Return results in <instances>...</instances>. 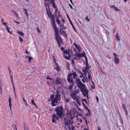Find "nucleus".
<instances>
[{"instance_id":"f257e3e1","label":"nucleus","mask_w":130,"mask_h":130,"mask_svg":"<svg viewBox=\"0 0 130 130\" xmlns=\"http://www.w3.org/2000/svg\"><path fill=\"white\" fill-rule=\"evenodd\" d=\"M76 81L77 82V85L78 88L81 90H84L85 93H86L87 94L88 93V90L86 88V86L85 85L82 83L80 81V80L79 79H78L76 78Z\"/></svg>"},{"instance_id":"f03ea898","label":"nucleus","mask_w":130,"mask_h":130,"mask_svg":"<svg viewBox=\"0 0 130 130\" xmlns=\"http://www.w3.org/2000/svg\"><path fill=\"white\" fill-rule=\"evenodd\" d=\"M54 111L56 112V115L58 116L62 113V112L63 111V108L62 106H59L56 107Z\"/></svg>"},{"instance_id":"7ed1b4c3","label":"nucleus","mask_w":130,"mask_h":130,"mask_svg":"<svg viewBox=\"0 0 130 130\" xmlns=\"http://www.w3.org/2000/svg\"><path fill=\"white\" fill-rule=\"evenodd\" d=\"M54 32L55 33L54 34L55 36V38H58L59 39H60V41L61 42V43H62V39L59 34L58 30L57 27L54 28Z\"/></svg>"},{"instance_id":"20e7f679","label":"nucleus","mask_w":130,"mask_h":130,"mask_svg":"<svg viewBox=\"0 0 130 130\" xmlns=\"http://www.w3.org/2000/svg\"><path fill=\"white\" fill-rule=\"evenodd\" d=\"M63 57L66 59L67 60H69L71 58V56L70 55V53L67 50L64 51L63 52Z\"/></svg>"},{"instance_id":"39448f33","label":"nucleus","mask_w":130,"mask_h":130,"mask_svg":"<svg viewBox=\"0 0 130 130\" xmlns=\"http://www.w3.org/2000/svg\"><path fill=\"white\" fill-rule=\"evenodd\" d=\"M52 122L56 123V122L55 120H58L59 119V117H58L56 115L55 113H54L52 116Z\"/></svg>"},{"instance_id":"423d86ee","label":"nucleus","mask_w":130,"mask_h":130,"mask_svg":"<svg viewBox=\"0 0 130 130\" xmlns=\"http://www.w3.org/2000/svg\"><path fill=\"white\" fill-rule=\"evenodd\" d=\"M85 55V53L83 51V52L81 53L76 54H75L74 55L76 56V57H83L84 56V55Z\"/></svg>"},{"instance_id":"0eeeda50","label":"nucleus","mask_w":130,"mask_h":130,"mask_svg":"<svg viewBox=\"0 0 130 130\" xmlns=\"http://www.w3.org/2000/svg\"><path fill=\"white\" fill-rule=\"evenodd\" d=\"M67 18H68L69 20V22H70V24H71V25H72V27H73V29L76 32H77V30H76V29L75 27H74V25H73L72 21H71V19H70L69 16H68V15L67 14Z\"/></svg>"},{"instance_id":"6e6552de","label":"nucleus","mask_w":130,"mask_h":130,"mask_svg":"<svg viewBox=\"0 0 130 130\" xmlns=\"http://www.w3.org/2000/svg\"><path fill=\"white\" fill-rule=\"evenodd\" d=\"M62 82L61 78L59 77H57L55 83L56 84H61Z\"/></svg>"},{"instance_id":"1a4fd4ad","label":"nucleus","mask_w":130,"mask_h":130,"mask_svg":"<svg viewBox=\"0 0 130 130\" xmlns=\"http://www.w3.org/2000/svg\"><path fill=\"white\" fill-rule=\"evenodd\" d=\"M49 11L50 12V13L51 15V17H51V21H55L54 19H55V17H54V14H52L51 13V12L50 11V10H49Z\"/></svg>"},{"instance_id":"9d476101","label":"nucleus","mask_w":130,"mask_h":130,"mask_svg":"<svg viewBox=\"0 0 130 130\" xmlns=\"http://www.w3.org/2000/svg\"><path fill=\"white\" fill-rule=\"evenodd\" d=\"M77 92L75 91H74V92L72 93L71 95V97L74 99L75 98V96L77 94Z\"/></svg>"},{"instance_id":"9b49d317","label":"nucleus","mask_w":130,"mask_h":130,"mask_svg":"<svg viewBox=\"0 0 130 130\" xmlns=\"http://www.w3.org/2000/svg\"><path fill=\"white\" fill-rule=\"evenodd\" d=\"M55 0H53L50 1L51 3L52 4L53 7L54 8H56L57 7V6L56 5V4L55 3Z\"/></svg>"},{"instance_id":"f8f14e48","label":"nucleus","mask_w":130,"mask_h":130,"mask_svg":"<svg viewBox=\"0 0 130 130\" xmlns=\"http://www.w3.org/2000/svg\"><path fill=\"white\" fill-rule=\"evenodd\" d=\"M52 105L53 106H56L59 103L57 101H51Z\"/></svg>"},{"instance_id":"ddd939ff","label":"nucleus","mask_w":130,"mask_h":130,"mask_svg":"<svg viewBox=\"0 0 130 130\" xmlns=\"http://www.w3.org/2000/svg\"><path fill=\"white\" fill-rule=\"evenodd\" d=\"M114 61L116 64L118 63H119V59L117 57H115Z\"/></svg>"},{"instance_id":"4468645a","label":"nucleus","mask_w":130,"mask_h":130,"mask_svg":"<svg viewBox=\"0 0 130 130\" xmlns=\"http://www.w3.org/2000/svg\"><path fill=\"white\" fill-rule=\"evenodd\" d=\"M60 34L62 36H64L66 38H67V35L66 33V32L65 31H62L61 32Z\"/></svg>"},{"instance_id":"2eb2a0df","label":"nucleus","mask_w":130,"mask_h":130,"mask_svg":"<svg viewBox=\"0 0 130 130\" xmlns=\"http://www.w3.org/2000/svg\"><path fill=\"white\" fill-rule=\"evenodd\" d=\"M71 120L70 119L68 120H67V121H66V122L65 123H64V124L65 125L66 124L67 125H69L70 124L71 122Z\"/></svg>"},{"instance_id":"dca6fc26","label":"nucleus","mask_w":130,"mask_h":130,"mask_svg":"<svg viewBox=\"0 0 130 130\" xmlns=\"http://www.w3.org/2000/svg\"><path fill=\"white\" fill-rule=\"evenodd\" d=\"M74 45L75 47L78 50L79 49H82V48L80 47L79 45H77L75 43H74Z\"/></svg>"},{"instance_id":"f3484780","label":"nucleus","mask_w":130,"mask_h":130,"mask_svg":"<svg viewBox=\"0 0 130 130\" xmlns=\"http://www.w3.org/2000/svg\"><path fill=\"white\" fill-rule=\"evenodd\" d=\"M67 79L68 81L70 83H72L73 84H74V83L73 81V80L72 79H71L70 78L67 77Z\"/></svg>"},{"instance_id":"a211bd4d","label":"nucleus","mask_w":130,"mask_h":130,"mask_svg":"<svg viewBox=\"0 0 130 130\" xmlns=\"http://www.w3.org/2000/svg\"><path fill=\"white\" fill-rule=\"evenodd\" d=\"M52 23L54 28L57 27L55 23V21H52Z\"/></svg>"},{"instance_id":"6ab92c4d","label":"nucleus","mask_w":130,"mask_h":130,"mask_svg":"<svg viewBox=\"0 0 130 130\" xmlns=\"http://www.w3.org/2000/svg\"><path fill=\"white\" fill-rule=\"evenodd\" d=\"M55 39L57 41V42L58 43V46L60 47V42L61 43V42L60 41V39H59L58 38H55Z\"/></svg>"},{"instance_id":"aec40b11","label":"nucleus","mask_w":130,"mask_h":130,"mask_svg":"<svg viewBox=\"0 0 130 130\" xmlns=\"http://www.w3.org/2000/svg\"><path fill=\"white\" fill-rule=\"evenodd\" d=\"M11 81H12V84H13V91H14V94L15 96H16V94L15 92V87H14V84H13V82L12 79L11 80Z\"/></svg>"},{"instance_id":"412c9836","label":"nucleus","mask_w":130,"mask_h":130,"mask_svg":"<svg viewBox=\"0 0 130 130\" xmlns=\"http://www.w3.org/2000/svg\"><path fill=\"white\" fill-rule=\"evenodd\" d=\"M22 99L24 101V104L26 105L27 107H28L29 106L30 107V106L27 104L26 101L24 99V98H22Z\"/></svg>"},{"instance_id":"4be33fe9","label":"nucleus","mask_w":130,"mask_h":130,"mask_svg":"<svg viewBox=\"0 0 130 130\" xmlns=\"http://www.w3.org/2000/svg\"><path fill=\"white\" fill-rule=\"evenodd\" d=\"M65 115V114L63 113V111L62 112V113L59 115H58V116L60 118H61L62 117H64Z\"/></svg>"},{"instance_id":"5701e85b","label":"nucleus","mask_w":130,"mask_h":130,"mask_svg":"<svg viewBox=\"0 0 130 130\" xmlns=\"http://www.w3.org/2000/svg\"><path fill=\"white\" fill-rule=\"evenodd\" d=\"M60 99L57 98V96H56V97H55V98L53 99V100H52V101H60Z\"/></svg>"},{"instance_id":"b1692460","label":"nucleus","mask_w":130,"mask_h":130,"mask_svg":"<svg viewBox=\"0 0 130 130\" xmlns=\"http://www.w3.org/2000/svg\"><path fill=\"white\" fill-rule=\"evenodd\" d=\"M44 4L45 5V6H46H46H47L48 7V9L49 10H50V8L49 7V3H46V2H44Z\"/></svg>"},{"instance_id":"393cba45","label":"nucleus","mask_w":130,"mask_h":130,"mask_svg":"<svg viewBox=\"0 0 130 130\" xmlns=\"http://www.w3.org/2000/svg\"><path fill=\"white\" fill-rule=\"evenodd\" d=\"M17 33L18 34H20V35H21L22 36H24V33H23L21 31H18Z\"/></svg>"},{"instance_id":"a878e982","label":"nucleus","mask_w":130,"mask_h":130,"mask_svg":"<svg viewBox=\"0 0 130 130\" xmlns=\"http://www.w3.org/2000/svg\"><path fill=\"white\" fill-rule=\"evenodd\" d=\"M115 38H116V39L117 40L119 41L120 40V39L118 37V33H116L115 36Z\"/></svg>"},{"instance_id":"bb28decb","label":"nucleus","mask_w":130,"mask_h":130,"mask_svg":"<svg viewBox=\"0 0 130 130\" xmlns=\"http://www.w3.org/2000/svg\"><path fill=\"white\" fill-rule=\"evenodd\" d=\"M84 108H85V109H87V110L88 111V112L89 115H90V110L86 106H84Z\"/></svg>"},{"instance_id":"cd10ccee","label":"nucleus","mask_w":130,"mask_h":130,"mask_svg":"<svg viewBox=\"0 0 130 130\" xmlns=\"http://www.w3.org/2000/svg\"><path fill=\"white\" fill-rule=\"evenodd\" d=\"M31 103L34 105L37 108V106L36 104L34 103V99H33L31 101Z\"/></svg>"},{"instance_id":"c85d7f7f","label":"nucleus","mask_w":130,"mask_h":130,"mask_svg":"<svg viewBox=\"0 0 130 130\" xmlns=\"http://www.w3.org/2000/svg\"><path fill=\"white\" fill-rule=\"evenodd\" d=\"M122 107L124 108L125 111H127L126 108V105L124 104H122Z\"/></svg>"},{"instance_id":"c756f323","label":"nucleus","mask_w":130,"mask_h":130,"mask_svg":"<svg viewBox=\"0 0 130 130\" xmlns=\"http://www.w3.org/2000/svg\"><path fill=\"white\" fill-rule=\"evenodd\" d=\"M72 75H73V76L74 77V78H75L76 79V78H77L76 77V76L77 75L76 72H74L73 73H72Z\"/></svg>"},{"instance_id":"7c9ffc66","label":"nucleus","mask_w":130,"mask_h":130,"mask_svg":"<svg viewBox=\"0 0 130 130\" xmlns=\"http://www.w3.org/2000/svg\"><path fill=\"white\" fill-rule=\"evenodd\" d=\"M78 71L79 72V73H80L81 75H80L79 76V77H80V78H82V76L84 78V79H85V80H86V79L83 76V75L82 74V73L80 72V71Z\"/></svg>"},{"instance_id":"2f4dec72","label":"nucleus","mask_w":130,"mask_h":130,"mask_svg":"<svg viewBox=\"0 0 130 130\" xmlns=\"http://www.w3.org/2000/svg\"><path fill=\"white\" fill-rule=\"evenodd\" d=\"M55 69L58 72L60 71V68L59 66L56 67H55Z\"/></svg>"},{"instance_id":"473e14b6","label":"nucleus","mask_w":130,"mask_h":130,"mask_svg":"<svg viewBox=\"0 0 130 130\" xmlns=\"http://www.w3.org/2000/svg\"><path fill=\"white\" fill-rule=\"evenodd\" d=\"M88 16H87L85 18V21L89 22L90 21V19H88Z\"/></svg>"},{"instance_id":"72a5a7b5","label":"nucleus","mask_w":130,"mask_h":130,"mask_svg":"<svg viewBox=\"0 0 130 130\" xmlns=\"http://www.w3.org/2000/svg\"><path fill=\"white\" fill-rule=\"evenodd\" d=\"M54 94H52V95H51L50 97V98L51 99V100L52 101V100H53V99H54Z\"/></svg>"},{"instance_id":"f704fd0d","label":"nucleus","mask_w":130,"mask_h":130,"mask_svg":"<svg viewBox=\"0 0 130 130\" xmlns=\"http://www.w3.org/2000/svg\"><path fill=\"white\" fill-rule=\"evenodd\" d=\"M113 10L116 11H120V10L119 9H118L117 7H115V8L113 9Z\"/></svg>"},{"instance_id":"c9c22d12","label":"nucleus","mask_w":130,"mask_h":130,"mask_svg":"<svg viewBox=\"0 0 130 130\" xmlns=\"http://www.w3.org/2000/svg\"><path fill=\"white\" fill-rule=\"evenodd\" d=\"M76 101L78 105H80V103L78 99H76Z\"/></svg>"},{"instance_id":"e433bc0d","label":"nucleus","mask_w":130,"mask_h":130,"mask_svg":"<svg viewBox=\"0 0 130 130\" xmlns=\"http://www.w3.org/2000/svg\"><path fill=\"white\" fill-rule=\"evenodd\" d=\"M60 96V94H57L55 95V97H56V96H57V98L59 99L60 98V100H61Z\"/></svg>"},{"instance_id":"4c0bfd02","label":"nucleus","mask_w":130,"mask_h":130,"mask_svg":"<svg viewBox=\"0 0 130 130\" xmlns=\"http://www.w3.org/2000/svg\"><path fill=\"white\" fill-rule=\"evenodd\" d=\"M11 98L10 97H9V106H10L11 104Z\"/></svg>"},{"instance_id":"58836bf2","label":"nucleus","mask_w":130,"mask_h":130,"mask_svg":"<svg viewBox=\"0 0 130 130\" xmlns=\"http://www.w3.org/2000/svg\"><path fill=\"white\" fill-rule=\"evenodd\" d=\"M46 13L48 15V17H50V14H49L48 10L47 7H46Z\"/></svg>"},{"instance_id":"ea45409f","label":"nucleus","mask_w":130,"mask_h":130,"mask_svg":"<svg viewBox=\"0 0 130 130\" xmlns=\"http://www.w3.org/2000/svg\"><path fill=\"white\" fill-rule=\"evenodd\" d=\"M81 91H82L83 94L84 96H86V93L85 94V91H84V90H81Z\"/></svg>"},{"instance_id":"a19ab883","label":"nucleus","mask_w":130,"mask_h":130,"mask_svg":"<svg viewBox=\"0 0 130 130\" xmlns=\"http://www.w3.org/2000/svg\"><path fill=\"white\" fill-rule=\"evenodd\" d=\"M32 59V58L31 56H29L28 57V60L29 62H31V60Z\"/></svg>"},{"instance_id":"79ce46f5","label":"nucleus","mask_w":130,"mask_h":130,"mask_svg":"<svg viewBox=\"0 0 130 130\" xmlns=\"http://www.w3.org/2000/svg\"><path fill=\"white\" fill-rule=\"evenodd\" d=\"M58 24L59 25H60V24L61 23V22H60V21L59 20H56Z\"/></svg>"},{"instance_id":"37998d69","label":"nucleus","mask_w":130,"mask_h":130,"mask_svg":"<svg viewBox=\"0 0 130 130\" xmlns=\"http://www.w3.org/2000/svg\"><path fill=\"white\" fill-rule=\"evenodd\" d=\"M46 79H50L51 80H53V78H52L50 77L49 76H47Z\"/></svg>"},{"instance_id":"c03bdc74","label":"nucleus","mask_w":130,"mask_h":130,"mask_svg":"<svg viewBox=\"0 0 130 130\" xmlns=\"http://www.w3.org/2000/svg\"><path fill=\"white\" fill-rule=\"evenodd\" d=\"M64 98L65 99V100L66 101V102H70L68 98L67 99H66V98L65 97V95H64Z\"/></svg>"},{"instance_id":"a18cd8bd","label":"nucleus","mask_w":130,"mask_h":130,"mask_svg":"<svg viewBox=\"0 0 130 130\" xmlns=\"http://www.w3.org/2000/svg\"><path fill=\"white\" fill-rule=\"evenodd\" d=\"M8 70H9V72H10V76H11V79H12V76L11 75V71H10V69L9 67H8Z\"/></svg>"},{"instance_id":"49530a36","label":"nucleus","mask_w":130,"mask_h":130,"mask_svg":"<svg viewBox=\"0 0 130 130\" xmlns=\"http://www.w3.org/2000/svg\"><path fill=\"white\" fill-rule=\"evenodd\" d=\"M55 8V14L56 15V14H57V11H58V9L57 8V7H56V8Z\"/></svg>"},{"instance_id":"de8ad7c7","label":"nucleus","mask_w":130,"mask_h":130,"mask_svg":"<svg viewBox=\"0 0 130 130\" xmlns=\"http://www.w3.org/2000/svg\"><path fill=\"white\" fill-rule=\"evenodd\" d=\"M13 12L14 13V14H15V15L16 16L17 18H18L19 16L18 15V13H16L15 11H13Z\"/></svg>"},{"instance_id":"09e8293b","label":"nucleus","mask_w":130,"mask_h":130,"mask_svg":"<svg viewBox=\"0 0 130 130\" xmlns=\"http://www.w3.org/2000/svg\"><path fill=\"white\" fill-rule=\"evenodd\" d=\"M74 84H73L72 85H70L69 87V89L71 90H72V88L73 87Z\"/></svg>"},{"instance_id":"8fccbe9b","label":"nucleus","mask_w":130,"mask_h":130,"mask_svg":"<svg viewBox=\"0 0 130 130\" xmlns=\"http://www.w3.org/2000/svg\"><path fill=\"white\" fill-rule=\"evenodd\" d=\"M10 28H9V29H7V31L10 34H12V31H10L9 30V29Z\"/></svg>"},{"instance_id":"3c124183","label":"nucleus","mask_w":130,"mask_h":130,"mask_svg":"<svg viewBox=\"0 0 130 130\" xmlns=\"http://www.w3.org/2000/svg\"><path fill=\"white\" fill-rule=\"evenodd\" d=\"M19 39L21 42H22L23 41V40L22 38L20 36L19 37Z\"/></svg>"},{"instance_id":"603ef678","label":"nucleus","mask_w":130,"mask_h":130,"mask_svg":"<svg viewBox=\"0 0 130 130\" xmlns=\"http://www.w3.org/2000/svg\"><path fill=\"white\" fill-rule=\"evenodd\" d=\"M87 70L85 68H84V69H83V68L82 69V71L84 72H87Z\"/></svg>"},{"instance_id":"864d4df0","label":"nucleus","mask_w":130,"mask_h":130,"mask_svg":"<svg viewBox=\"0 0 130 130\" xmlns=\"http://www.w3.org/2000/svg\"><path fill=\"white\" fill-rule=\"evenodd\" d=\"M23 9L25 11V12L24 13L25 14H28V13L27 11V9L25 8H24Z\"/></svg>"},{"instance_id":"5fc2aeb1","label":"nucleus","mask_w":130,"mask_h":130,"mask_svg":"<svg viewBox=\"0 0 130 130\" xmlns=\"http://www.w3.org/2000/svg\"><path fill=\"white\" fill-rule=\"evenodd\" d=\"M119 116H120V121H121L122 124H123V122L122 120L121 119V116H120V114H119Z\"/></svg>"},{"instance_id":"6e6d98bb","label":"nucleus","mask_w":130,"mask_h":130,"mask_svg":"<svg viewBox=\"0 0 130 130\" xmlns=\"http://www.w3.org/2000/svg\"><path fill=\"white\" fill-rule=\"evenodd\" d=\"M72 74L69 73L68 74V77L70 78V77L72 76Z\"/></svg>"},{"instance_id":"4d7b16f0","label":"nucleus","mask_w":130,"mask_h":130,"mask_svg":"<svg viewBox=\"0 0 130 130\" xmlns=\"http://www.w3.org/2000/svg\"><path fill=\"white\" fill-rule=\"evenodd\" d=\"M60 49L61 50L63 51V52L65 50H64V47H62L61 46V48H60Z\"/></svg>"},{"instance_id":"13d9d810","label":"nucleus","mask_w":130,"mask_h":130,"mask_svg":"<svg viewBox=\"0 0 130 130\" xmlns=\"http://www.w3.org/2000/svg\"><path fill=\"white\" fill-rule=\"evenodd\" d=\"M83 57H85V60H86V62L87 61V62L88 61V59H87V57L85 55Z\"/></svg>"},{"instance_id":"bf43d9fd","label":"nucleus","mask_w":130,"mask_h":130,"mask_svg":"<svg viewBox=\"0 0 130 130\" xmlns=\"http://www.w3.org/2000/svg\"><path fill=\"white\" fill-rule=\"evenodd\" d=\"M83 57H85V60H86V62L87 61V62L88 61V59H87V57L85 55Z\"/></svg>"},{"instance_id":"052dcab7","label":"nucleus","mask_w":130,"mask_h":130,"mask_svg":"<svg viewBox=\"0 0 130 130\" xmlns=\"http://www.w3.org/2000/svg\"><path fill=\"white\" fill-rule=\"evenodd\" d=\"M53 60H54V63L55 62H56V60L55 58V57L54 56H53Z\"/></svg>"},{"instance_id":"680f3d73","label":"nucleus","mask_w":130,"mask_h":130,"mask_svg":"<svg viewBox=\"0 0 130 130\" xmlns=\"http://www.w3.org/2000/svg\"><path fill=\"white\" fill-rule=\"evenodd\" d=\"M91 87L92 89H94L95 88V85H91Z\"/></svg>"},{"instance_id":"e2e57ef3","label":"nucleus","mask_w":130,"mask_h":130,"mask_svg":"<svg viewBox=\"0 0 130 130\" xmlns=\"http://www.w3.org/2000/svg\"><path fill=\"white\" fill-rule=\"evenodd\" d=\"M55 15L56 16V20H59V16L58 15V16H57L56 15Z\"/></svg>"},{"instance_id":"0e129e2a","label":"nucleus","mask_w":130,"mask_h":130,"mask_svg":"<svg viewBox=\"0 0 130 130\" xmlns=\"http://www.w3.org/2000/svg\"><path fill=\"white\" fill-rule=\"evenodd\" d=\"M69 6L71 9H73V7L70 4H69Z\"/></svg>"},{"instance_id":"69168bd1","label":"nucleus","mask_w":130,"mask_h":130,"mask_svg":"<svg viewBox=\"0 0 130 130\" xmlns=\"http://www.w3.org/2000/svg\"><path fill=\"white\" fill-rule=\"evenodd\" d=\"M83 101H85L87 104V101H86V99H83Z\"/></svg>"},{"instance_id":"338daca9","label":"nucleus","mask_w":130,"mask_h":130,"mask_svg":"<svg viewBox=\"0 0 130 130\" xmlns=\"http://www.w3.org/2000/svg\"><path fill=\"white\" fill-rule=\"evenodd\" d=\"M2 24H3L4 25H5L6 26H7L6 24L7 23L6 22H2Z\"/></svg>"},{"instance_id":"774afa93","label":"nucleus","mask_w":130,"mask_h":130,"mask_svg":"<svg viewBox=\"0 0 130 130\" xmlns=\"http://www.w3.org/2000/svg\"><path fill=\"white\" fill-rule=\"evenodd\" d=\"M96 100H97V101H99V98L97 96H96Z\"/></svg>"}]
</instances>
